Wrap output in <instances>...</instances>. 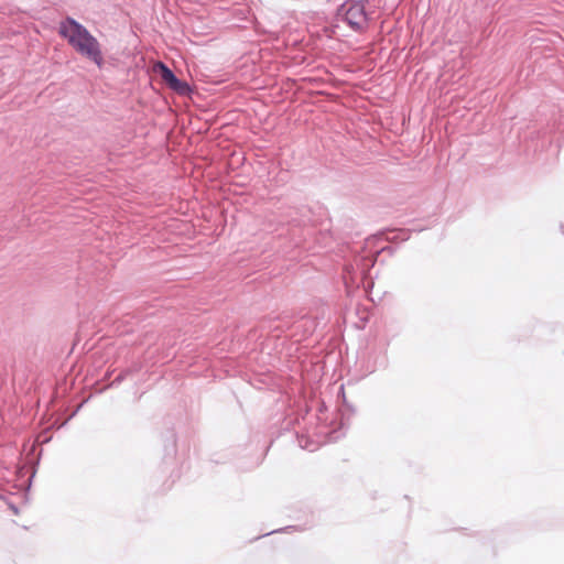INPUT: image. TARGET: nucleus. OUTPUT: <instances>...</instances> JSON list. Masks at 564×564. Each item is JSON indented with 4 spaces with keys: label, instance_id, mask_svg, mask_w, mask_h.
Returning <instances> with one entry per match:
<instances>
[{
    "label": "nucleus",
    "instance_id": "f257e3e1",
    "mask_svg": "<svg viewBox=\"0 0 564 564\" xmlns=\"http://www.w3.org/2000/svg\"><path fill=\"white\" fill-rule=\"evenodd\" d=\"M59 34L82 56L95 63L98 67L104 65L101 45L89 31L72 18L59 24Z\"/></svg>",
    "mask_w": 564,
    "mask_h": 564
},
{
    "label": "nucleus",
    "instance_id": "f03ea898",
    "mask_svg": "<svg viewBox=\"0 0 564 564\" xmlns=\"http://www.w3.org/2000/svg\"><path fill=\"white\" fill-rule=\"evenodd\" d=\"M154 69L160 73L162 79L169 85L171 89L181 95L188 93V85L176 78L173 72L165 64L159 62L155 64Z\"/></svg>",
    "mask_w": 564,
    "mask_h": 564
},
{
    "label": "nucleus",
    "instance_id": "7ed1b4c3",
    "mask_svg": "<svg viewBox=\"0 0 564 564\" xmlns=\"http://www.w3.org/2000/svg\"><path fill=\"white\" fill-rule=\"evenodd\" d=\"M346 20L354 29H360L366 23L365 7L361 3H352L346 11Z\"/></svg>",
    "mask_w": 564,
    "mask_h": 564
}]
</instances>
